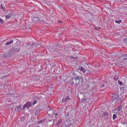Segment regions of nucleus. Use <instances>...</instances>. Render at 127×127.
<instances>
[{"label":"nucleus","mask_w":127,"mask_h":127,"mask_svg":"<svg viewBox=\"0 0 127 127\" xmlns=\"http://www.w3.org/2000/svg\"><path fill=\"white\" fill-rule=\"evenodd\" d=\"M32 20L33 22H36L39 21V19L37 17H32Z\"/></svg>","instance_id":"6e6552de"},{"label":"nucleus","mask_w":127,"mask_h":127,"mask_svg":"<svg viewBox=\"0 0 127 127\" xmlns=\"http://www.w3.org/2000/svg\"><path fill=\"white\" fill-rule=\"evenodd\" d=\"M123 88H124V90H125L126 89V88L125 89V88H124V87H123Z\"/></svg>","instance_id":"a18cd8bd"},{"label":"nucleus","mask_w":127,"mask_h":127,"mask_svg":"<svg viewBox=\"0 0 127 127\" xmlns=\"http://www.w3.org/2000/svg\"><path fill=\"white\" fill-rule=\"evenodd\" d=\"M50 65L52 66H54L55 65V64L54 63H52L50 64Z\"/></svg>","instance_id":"2f4dec72"},{"label":"nucleus","mask_w":127,"mask_h":127,"mask_svg":"<svg viewBox=\"0 0 127 127\" xmlns=\"http://www.w3.org/2000/svg\"><path fill=\"white\" fill-rule=\"evenodd\" d=\"M122 22L121 20H116L115 21V22L117 24H119L121 23Z\"/></svg>","instance_id":"5701e85b"},{"label":"nucleus","mask_w":127,"mask_h":127,"mask_svg":"<svg viewBox=\"0 0 127 127\" xmlns=\"http://www.w3.org/2000/svg\"><path fill=\"white\" fill-rule=\"evenodd\" d=\"M121 60L120 61L126 64V63H127V54H125L122 55L120 57Z\"/></svg>","instance_id":"f257e3e1"},{"label":"nucleus","mask_w":127,"mask_h":127,"mask_svg":"<svg viewBox=\"0 0 127 127\" xmlns=\"http://www.w3.org/2000/svg\"><path fill=\"white\" fill-rule=\"evenodd\" d=\"M122 123V124H125V123Z\"/></svg>","instance_id":"49530a36"},{"label":"nucleus","mask_w":127,"mask_h":127,"mask_svg":"<svg viewBox=\"0 0 127 127\" xmlns=\"http://www.w3.org/2000/svg\"><path fill=\"white\" fill-rule=\"evenodd\" d=\"M74 80H73V78L72 79V80L71 81V83L72 84V85L73 86L74 85H75L74 82Z\"/></svg>","instance_id":"c85d7f7f"},{"label":"nucleus","mask_w":127,"mask_h":127,"mask_svg":"<svg viewBox=\"0 0 127 127\" xmlns=\"http://www.w3.org/2000/svg\"><path fill=\"white\" fill-rule=\"evenodd\" d=\"M19 50V49L17 48L13 47L11 49V51H12L14 53V51H18Z\"/></svg>","instance_id":"f8f14e48"},{"label":"nucleus","mask_w":127,"mask_h":127,"mask_svg":"<svg viewBox=\"0 0 127 127\" xmlns=\"http://www.w3.org/2000/svg\"><path fill=\"white\" fill-rule=\"evenodd\" d=\"M69 99V96H64L62 101L63 102H65L66 101H68Z\"/></svg>","instance_id":"0eeeda50"},{"label":"nucleus","mask_w":127,"mask_h":127,"mask_svg":"<svg viewBox=\"0 0 127 127\" xmlns=\"http://www.w3.org/2000/svg\"><path fill=\"white\" fill-rule=\"evenodd\" d=\"M11 52H9V53L6 54L5 55V57L7 58H8L11 56Z\"/></svg>","instance_id":"f3484780"},{"label":"nucleus","mask_w":127,"mask_h":127,"mask_svg":"<svg viewBox=\"0 0 127 127\" xmlns=\"http://www.w3.org/2000/svg\"><path fill=\"white\" fill-rule=\"evenodd\" d=\"M82 79V77L80 76L77 75L76 77L74 78H73V80H75L76 81H76H77L78 83H79L80 80Z\"/></svg>","instance_id":"39448f33"},{"label":"nucleus","mask_w":127,"mask_h":127,"mask_svg":"<svg viewBox=\"0 0 127 127\" xmlns=\"http://www.w3.org/2000/svg\"><path fill=\"white\" fill-rule=\"evenodd\" d=\"M50 114L49 115H48L47 117L45 118V120L47 122L50 121H55L54 119L53 116L50 115Z\"/></svg>","instance_id":"20e7f679"},{"label":"nucleus","mask_w":127,"mask_h":127,"mask_svg":"<svg viewBox=\"0 0 127 127\" xmlns=\"http://www.w3.org/2000/svg\"><path fill=\"white\" fill-rule=\"evenodd\" d=\"M63 108H60V112L61 113H62V112L63 111Z\"/></svg>","instance_id":"f704fd0d"},{"label":"nucleus","mask_w":127,"mask_h":127,"mask_svg":"<svg viewBox=\"0 0 127 127\" xmlns=\"http://www.w3.org/2000/svg\"><path fill=\"white\" fill-rule=\"evenodd\" d=\"M119 79V77L118 76L117 77L116 76L114 78V80H117Z\"/></svg>","instance_id":"c756f323"},{"label":"nucleus","mask_w":127,"mask_h":127,"mask_svg":"<svg viewBox=\"0 0 127 127\" xmlns=\"http://www.w3.org/2000/svg\"><path fill=\"white\" fill-rule=\"evenodd\" d=\"M52 116H53L54 115H55L56 116H57L58 115V114L57 113H54L53 112L52 113Z\"/></svg>","instance_id":"473e14b6"},{"label":"nucleus","mask_w":127,"mask_h":127,"mask_svg":"<svg viewBox=\"0 0 127 127\" xmlns=\"http://www.w3.org/2000/svg\"><path fill=\"white\" fill-rule=\"evenodd\" d=\"M9 52H11V56H12L13 54L14 53V52L12 51H11V49L9 51Z\"/></svg>","instance_id":"bb28decb"},{"label":"nucleus","mask_w":127,"mask_h":127,"mask_svg":"<svg viewBox=\"0 0 127 127\" xmlns=\"http://www.w3.org/2000/svg\"><path fill=\"white\" fill-rule=\"evenodd\" d=\"M122 104L119 105L118 107L115 109V110H117V113H119V114H121L122 113Z\"/></svg>","instance_id":"7ed1b4c3"},{"label":"nucleus","mask_w":127,"mask_h":127,"mask_svg":"<svg viewBox=\"0 0 127 127\" xmlns=\"http://www.w3.org/2000/svg\"><path fill=\"white\" fill-rule=\"evenodd\" d=\"M56 49H58V48H60L61 47V46L60 45L58 44H57L55 47Z\"/></svg>","instance_id":"aec40b11"},{"label":"nucleus","mask_w":127,"mask_h":127,"mask_svg":"<svg viewBox=\"0 0 127 127\" xmlns=\"http://www.w3.org/2000/svg\"><path fill=\"white\" fill-rule=\"evenodd\" d=\"M101 82H102L103 83L106 84L107 82V81L105 80H102L101 81Z\"/></svg>","instance_id":"b1692460"},{"label":"nucleus","mask_w":127,"mask_h":127,"mask_svg":"<svg viewBox=\"0 0 127 127\" xmlns=\"http://www.w3.org/2000/svg\"><path fill=\"white\" fill-rule=\"evenodd\" d=\"M68 126H67L66 125H64L63 127H68Z\"/></svg>","instance_id":"a19ab883"},{"label":"nucleus","mask_w":127,"mask_h":127,"mask_svg":"<svg viewBox=\"0 0 127 127\" xmlns=\"http://www.w3.org/2000/svg\"><path fill=\"white\" fill-rule=\"evenodd\" d=\"M58 22H59V23H62V22H61V21L60 20H59L58 21Z\"/></svg>","instance_id":"37998d69"},{"label":"nucleus","mask_w":127,"mask_h":127,"mask_svg":"<svg viewBox=\"0 0 127 127\" xmlns=\"http://www.w3.org/2000/svg\"><path fill=\"white\" fill-rule=\"evenodd\" d=\"M40 45V44H38L36 43H33L31 45V48H33L34 47H35L36 46H37V45L38 46V45Z\"/></svg>","instance_id":"ddd939ff"},{"label":"nucleus","mask_w":127,"mask_h":127,"mask_svg":"<svg viewBox=\"0 0 127 127\" xmlns=\"http://www.w3.org/2000/svg\"><path fill=\"white\" fill-rule=\"evenodd\" d=\"M104 86V84H103L101 85V87H103Z\"/></svg>","instance_id":"79ce46f5"},{"label":"nucleus","mask_w":127,"mask_h":127,"mask_svg":"<svg viewBox=\"0 0 127 127\" xmlns=\"http://www.w3.org/2000/svg\"><path fill=\"white\" fill-rule=\"evenodd\" d=\"M27 104H28V105L29 106H31V102H27V103H26Z\"/></svg>","instance_id":"a878e982"},{"label":"nucleus","mask_w":127,"mask_h":127,"mask_svg":"<svg viewBox=\"0 0 127 127\" xmlns=\"http://www.w3.org/2000/svg\"><path fill=\"white\" fill-rule=\"evenodd\" d=\"M28 45H29V44H28Z\"/></svg>","instance_id":"09e8293b"},{"label":"nucleus","mask_w":127,"mask_h":127,"mask_svg":"<svg viewBox=\"0 0 127 127\" xmlns=\"http://www.w3.org/2000/svg\"><path fill=\"white\" fill-rule=\"evenodd\" d=\"M57 127H60V126H59V125H57Z\"/></svg>","instance_id":"c03bdc74"},{"label":"nucleus","mask_w":127,"mask_h":127,"mask_svg":"<svg viewBox=\"0 0 127 127\" xmlns=\"http://www.w3.org/2000/svg\"><path fill=\"white\" fill-rule=\"evenodd\" d=\"M78 69L83 73H85L86 71V69L81 66H79Z\"/></svg>","instance_id":"1a4fd4ad"},{"label":"nucleus","mask_w":127,"mask_h":127,"mask_svg":"<svg viewBox=\"0 0 127 127\" xmlns=\"http://www.w3.org/2000/svg\"><path fill=\"white\" fill-rule=\"evenodd\" d=\"M1 9L3 10V11H4L5 10V8L4 7H2L1 6Z\"/></svg>","instance_id":"c9c22d12"},{"label":"nucleus","mask_w":127,"mask_h":127,"mask_svg":"<svg viewBox=\"0 0 127 127\" xmlns=\"http://www.w3.org/2000/svg\"><path fill=\"white\" fill-rule=\"evenodd\" d=\"M20 106L16 107L15 110L16 112H19L20 111Z\"/></svg>","instance_id":"dca6fc26"},{"label":"nucleus","mask_w":127,"mask_h":127,"mask_svg":"<svg viewBox=\"0 0 127 127\" xmlns=\"http://www.w3.org/2000/svg\"><path fill=\"white\" fill-rule=\"evenodd\" d=\"M117 117L116 115L115 114H114L113 116V120L115 119Z\"/></svg>","instance_id":"393cba45"},{"label":"nucleus","mask_w":127,"mask_h":127,"mask_svg":"<svg viewBox=\"0 0 127 127\" xmlns=\"http://www.w3.org/2000/svg\"><path fill=\"white\" fill-rule=\"evenodd\" d=\"M50 121L47 122V124L48 126H49L50 127L51 126V125H53L54 124V121Z\"/></svg>","instance_id":"9d476101"},{"label":"nucleus","mask_w":127,"mask_h":127,"mask_svg":"<svg viewBox=\"0 0 127 127\" xmlns=\"http://www.w3.org/2000/svg\"><path fill=\"white\" fill-rule=\"evenodd\" d=\"M13 41L11 39L8 41L5 44V45H8L13 43Z\"/></svg>","instance_id":"4468645a"},{"label":"nucleus","mask_w":127,"mask_h":127,"mask_svg":"<svg viewBox=\"0 0 127 127\" xmlns=\"http://www.w3.org/2000/svg\"><path fill=\"white\" fill-rule=\"evenodd\" d=\"M26 107L28 109L30 107V106L28 105V104L26 103L25 104L24 106V109Z\"/></svg>","instance_id":"a211bd4d"},{"label":"nucleus","mask_w":127,"mask_h":127,"mask_svg":"<svg viewBox=\"0 0 127 127\" xmlns=\"http://www.w3.org/2000/svg\"><path fill=\"white\" fill-rule=\"evenodd\" d=\"M112 101H114L116 100L117 101H119V96L118 94H112Z\"/></svg>","instance_id":"f03ea898"},{"label":"nucleus","mask_w":127,"mask_h":127,"mask_svg":"<svg viewBox=\"0 0 127 127\" xmlns=\"http://www.w3.org/2000/svg\"><path fill=\"white\" fill-rule=\"evenodd\" d=\"M57 123L56 124V125H61L63 122V121L62 119L59 120L57 121Z\"/></svg>","instance_id":"2eb2a0df"},{"label":"nucleus","mask_w":127,"mask_h":127,"mask_svg":"<svg viewBox=\"0 0 127 127\" xmlns=\"http://www.w3.org/2000/svg\"><path fill=\"white\" fill-rule=\"evenodd\" d=\"M102 115V117H104L105 119H108L109 116V114L106 112H103Z\"/></svg>","instance_id":"423d86ee"},{"label":"nucleus","mask_w":127,"mask_h":127,"mask_svg":"<svg viewBox=\"0 0 127 127\" xmlns=\"http://www.w3.org/2000/svg\"><path fill=\"white\" fill-rule=\"evenodd\" d=\"M98 28H99V29H100V28L99 27Z\"/></svg>","instance_id":"de8ad7c7"},{"label":"nucleus","mask_w":127,"mask_h":127,"mask_svg":"<svg viewBox=\"0 0 127 127\" xmlns=\"http://www.w3.org/2000/svg\"><path fill=\"white\" fill-rule=\"evenodd\" d=\"M3 21L1 18H0V24H3Z\"/></svg>","instance_id":"cd10ccee"},{"label":"nucleus","mask_w":127,"mask_h":127,"mask_svg":"<svg viewBox=\"0 0 127 127\" xmlns=\"http://www.w3.org/2000/svg\"><path fill=\"white\" fill-rule=\"evenodd\" d=\"M118 84H119L120 85H122V82L120 80H118Z\"/></svg>","instance_id":"7c9ffc66"},{"label":"nucleus","mask_w":127,"mask_h":127,"mask_svg":"<svg viewBox=\"0 0 127 127\" xmlns=\"http://www.w3.org/2000/svg\"><path fill=\"white\" fill-rule=\"evenodd\" d=\"M36 100H32L31 101V104H32L33 105L34 104H35L36 103Z\"/></svg>","instance_id":"412c9836"},{"label":"nucleus","mask_w":127,"mask_h":127,"mask_svg":"<svg viewBox=\"0 0 127 127\" xmlns=\"http://www.w3.org/2000/svg\"><path fill=\"white\" fill-rule=\"evenodd\" d=\"M39 44H40V45H38V46L37 45V47H40V46H42L41 45V43H40Z\"/></svg>","instance_id":"58836bf2"},{"label":"nucleus","mask_w":127,"mask_h":127,"mask_svg":"<svg viewBox=\"0 0 127 127\" xmlns=\"http://www.w3.org/2000/svg\"><path fill=\"white\" fill-rule=\"evenodd\" d=\"M14 15V14L13 13H10L8 14V15H6L5 16V18H9L13 16Z\"/></svg>","instance_id":"9b49d317"},{"label":"nucleus","mask_w":127,"mask_h":127,"mask_svg":"<svg viewBox=\"0 0 127 127\" xmlns=\"http://www.w3.org/2000/svg\"><path fill=\"white\" fill-rule=\"evenodd\" d=\"M39 109H37L35 110V115H36L39 113Z\"/></svg>","instance_id":"6ab92c4d"},{"label":"nucleus","mask_w":127,"mask_h":127,"mask_svg":"<svg viewBox=\"0 0 127 127\" xmlns=\"http://www.w3.org/2000/svg\"><path fill=\"white\" fill-rule=\"evenodd\" d=\"M42 121H40L39 122H38V124H40L41 123H42Z\"/></svg>","instance_id":"4c0bfd02"},{"label":"nucleus","mask_w":127,"mask_h":127,"mask_svg":"<svg viewBox=\"0 0 127 127\" xmlns=\"http://www.w3.org/2000/svg\"><path fill=\"white\" fill-rule=\"evenodd\" d=\"M86 99H83L82 100V102H84L85 101Z\"/></svg>","instance_id":"ea45409f"},{"label":"nucleus","mask_w":127,"mask_h":127,"mask_svg":"<svg viewBox=\"0 0 127 127\" xmlns=\"http://www.w3.org/2000/svg\"><path fill=\"white\" fill-rule=\"evenodd\" d=\"M26 119V117L25 116L22 117H20V119L21 121H23Z\"/></svg>","instance_id":"4be33fe9"},{"label":"nucleus","mask_w":127,"mask_h":127,"mask_svg":"<svg viewBox=\"0 0 127 127\" xmlns=\"http://www.w3.org/2000/svg\"><path fill=\"white\" fill-rule=\"evenodd\" d=\"M123 100V99L119 97V101L120 100L121 102H122Z\"/></svg>","instance_id":"72a5a7b5"},{"label":"nucleus","mask_w":127,"mask_h":127,"mask_svg":"<svg viewBox=\"0 0 127 127\" xmlns=\"http://www.w3.org/2000/svg\"><path fill=\"white\" fill-rule=\"evenodd\" d=\"M119 53H116L115 55L116 56H120V55H119Z\"/></svg>","instance_id":"e433bc0d"}]
</instances>
